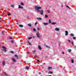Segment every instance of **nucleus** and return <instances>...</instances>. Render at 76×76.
Instances as JSON below:
<instances>
[{
    "mask_svg": "<svg viewBox=\"0 0 76 76\" xmlns=\"http://www.w3.org/2000/svg\"><path fill=\"white\" fill-rule=\"evenodd\" d=\"M34 7L35 8V9L36 10H37L38 12H41V11L39 10V9H41V7H37V6H35Z\"/></svg>",
    "mask_w": 76,
    "mask_h": 76,
    "instance_id": "1",
    "label": "nucleus"
},
{
    "mask_svg": "<svg viewBox=\"0 0 76 76\" xmlns=\"http://www.w3.org/2000/svg\"><path fill=\"white\" fill-rule=\"evenodd\" d=\"M37 37L38 38H40V34H39V31H38L37 32L36 34Z\"/></svg>",
    "mask_w": 76,
    "mask_h": 76,
    "instance_id": "2",
    "label": "nucleus"
},
{
    "mask_svg": "<svg viewBox=\"0 0 76 76\" xmlns=\"http://www.w3.org/2000/svg\"><path fill=\"white\" fill-rule=\"evenodd\" d=\"M65 36H67V35H68V31H65Z\"/></svg>",
    "mask_w": 76,
    "mask_h": 76,
    "instance_id": "3",
    "label": "nucleus"
},
{
    "mask_svg": "<svg viewBox=\"0 0 76 76\" xmlns=\"http://www.w3.org/2000/svg\"><path fill=\"white\" fill-rule=\"evenodd\" d=\"M55 30L56 31H58L60 30V29L58 28H55Z\"/></svg>",
    "mask_w": 76,
    "mask_h": 76,
    "instance_id": "4",
    "label": "nucleus"
},
{
    "mask_svg": "<svg viewBox=\"0 0 76 76\" xmlns=\"http://www.w3.org/2000/svg\"><path fill=\"white\" fill-rule=\"evenodd\" d=\"M6 64V62L5 61H3L2 62V65L3 66H4L5 65V64Z\"/></svg>",
    "mask_w": 76,
    "mask_h": 76,
    "instance_id": "5",
    "label": "nucleus"
},
{
    "mask_svg": "<svg viewBox=\"0 0 76 76\" xmlns=\"http://www.w3.org/2000/svg\"><path fill=\"white\" fill-rule=\"evenodd\" d=\"M43 25L45 26L48 25V23H43Z\"/></svg>",
    "mask_w": 76,
    "mask_h": 76,
    "instance_id": "6",
    "label": "nucleus"
},
{
    "mask_svg": "<svg viewBox=\"0 0 76 76\" xmlns=\"http://www.w3.org/2000/svg\"><path fill=\"white\" fill-rule=\"evenodd\" d=\"M23 6H21L20 5H18L19 9H23Z\"/></svg>",
    "mask_w": 76,
    "mask_h": 76,
    "instance_id": "7",
    "label": "nucleus"
},
{
    "mask_svg": "<svg viewBox=\"0 0 76 76\" xmlns=\"http://www.w3.org/2000/svg\"><path fill=\"white\" fill-rule=\"evenodd\" d=\"M36 19H37V20H42V18H37Z\"/></svg>",
    "mask_w": 76,
    "mask_h": 76,
    "instance_id": "8",
    "label": "nucleus"
},
{
    "mask_svg": "<svg viewBox=\"0 0 76 76\" xmlns=\"http://www.w3.org/2000/svg\"><path fill=\"white\" fill-rule=\"evenodd\" d=\"M12 61H13V62H14V63L16 61V60L15 59H14L13 58L12 59Z\"/></svg>",
    "mask_w": 76,
    "mask_h": 76,
    "instance_id": "9",
    "label": "nucleus"
},
{
    "mask_svg": "<svg viewBox=\"0 0 76 76\" xmlns=\"http://www.w3.org/2000/svg\"><path fill=\"white\" fill-rule=\"evenodd\" d=\"M40 14L41 15H42L43 14V11L42 10L41 11H40Z\"/></svg>",
    "mask_w": 76,
    "mask_h": 76,
    "instance_id": "10",
    "label": "nucleus"
},
{
    "mask_svg": "<svg viewBox=\"0 0 76 76\" xmlns=\"http://www.w3.org/2000/svg\"><path fill=\"white\" fill-rule=\"evenodd\" d=\"M26 69V70H29V68L28 66H26L25 67Z\"/></svg>",
    "mask_w": 76,
    "mask_h": 76,
    "instance_id": "11",
    "label": "nucleus"
},
{
    "mask_svg": "<svg viewBox=\"0 0 76 76\" xmlns=\"http://www.w3.org/2000/svg\"><path fill=\"white\" fill-rule=\"evenodd\" d=\"M51 69H52V67L51 66H49L48 68V70H51Z\"/></svg>",
    "mask_w": 76,
    "mask_h": 76,
    "instance_id": "12",
    "label": "nucleus"
},
{
    "mask_svg": "<svg viewBox=\"0 0 76 76\" xmlns=\"http://www.w3.org/2000/svg\"><path fill=\"white\" fill-rule=\"evenodd\" d=\"M57 23L56 22H53V23H51V24L52 25H55V24H56Z\"/></svg>",
    "mask_w": 76,
    "mask_h": 76,
    "instance_id": "13",
    "label": "nucleus"
},
{
    "mask_svg": "<svg viewBox=\"0 0 76 76\" xmlns=\"http://www.w3.org/2000/svg\"><path fill=\"white\" fill-rule=\"evenodd\" d=\"M45 47H46V48H50V46H49L47 45H45Z\"/></svg>",
    "mask_w": 76,
    "mask_h": 76,
    "instance_id": "14",
    "label": "nucleus"
},
{
    "mask_svg": "<svg viewBox=\"0 0 76 76\" xmlns=\"http://www.w3.org/2000/svg\"><path fill=\"white\" fill-rule=\"evenodd\" d=\"M38 48L39 49V50H41L42 49L41 47L39 45L38 46Z\"/></svg>",
    "mask_w": 76,
    "mask_h": 76,
    "instance_id": "15",
    "label": "nucleus"
},
{
    "mask_svg": "<svg viewBox=\"0 0 76 76\" xmlns=\"http://www.w3.org/2000/svg\"><path fill=\"white\" fill-rule=\"evenodd\" d=\"M15 5H11V7H13V8H15Z\"/></svg>",
    "mask_w": 76,
    "mask_h": 76,
    "instance_id": "16",
    "label": "nucleus"
},
{
    "mask_svg": "<svg viewBox=\"0 0 76 76\" xmlns=\"http://www.w3.org/2000/svg\"><path fill=\"white\" fill-rule=\"evenodd\" d=\"M19 27H20V28H23V25H20L19 26Z\"/></svg>",
    "mask_w": 76,
    "mask_h": 76,
    "instance_id": "17",
    "label": "nucleus"
},
{
    "mask_svg": "<svg viewBox=\"0 0 76 76\" xmlns=\"http://www.w3.org/2000/svg\"><path fill=\"white\" fill-rule=\"evenodd\" d=\"M33 31H34V32H35L36 31V29L34 28H33Z\"/></svg>",
    "mask_w": 76,
    "mask_h": 76,
    "instance_id": "18",
    "label": "nucleus"
},
{
    "mask_svg": "<svg viewBox=\"0 0 76 76\" xmlns=\"http://www.w3.org/2000/svg\"><path fill=\"white\" fill-rule=\"evenodd\" d=\"M53 73V72H51V71H50L49 72H48V74H52Z\"/></svg>",
    "mask_w": 76,
    "mask_h": 76,
    "instance_id": "19",
    "label": "nucleus"
},
{
    "mask_svg": "<svg viewBox=\"0 0 76 76\" xmlns=\"http://www.w3.org/2000/svg\"><path fill=\"white\" fill-rule=\"evenodd\" d=\"M20 5H21V6H24V4H23V3L21 2Z\"/></svg>",
    "mask_w": 76,
    "mask_h": 76,
    "instance_id": "20",
    "label": "nucleus"
},
{
    "mask_svg": "<svg viewBox=\"0 0 76 76\" xmlns=\"http://www.w3.org/2000/svg\"><path fill=\"white\" fill-rule=\"evenodd\" d=\"M38 24V23L37 22H36L34 24V26H37V24Z\"/></svg>",
    "mask_w": 76,
    "mask_h": 76,
    "instance_id": "21",
    "label": "nucleus"
},
{
    "mask_svg": "<svg viewBox=\"0 0 76 76\" xmlns=\"http://www.w3.org/2000/svg\"><path fill=\"white\" fill-rule=\"evenodd\" d=\"M70 36H71V37H73L74 36V34H70Z\"/></svg>",
    "mask_w": 76,
    "mask_h": 76,
    "instance_id": "22",
    "label": "nucleus"
},
{
    "mask_svg": "<svg viewBox=\"0 0 76 76\" xmlns=\"http://www.w3.org/2000/svg\"><path fill=\"white\" fill-rule=\"evenodd\" d=\"M48 15H45V18H48Z\"/></svg>",
    "mask_w": 76,
    "mask_h": 76,
    "instance_id": "23",
    "label": "nucleus"
},
{
    "mask_svg": "<svg viewBox=\"0 0 76 76\" xmlns=\"http://www.w3.org/2000/svg\"><path fill=\"white\" fill-rule=\"evenodd\" d=\"M71 51H72V50L70 49H69L68 50V51L69 53H70V52H71Z\"/></svg>",
    "mask_w": 76,
    "mask_h": 76,
    "instance_id": "24",
    "label": "nucleus"
},
{
    "mask_svg": "<svg viewBox=\"0 0 76 76\" xmlns=\"http://www.w3.org/2000/svg\"><path fill=\"white\" fill-rule=\"evenodd\" d=\"M28 25L29 27H31V24H28Z\"/></svg>",
    "mask_w": 76,
    "mask_h": 76,
    "instance_id": "25",
    "label": "nucleus"
},
{
    "mask_svg": "<svg viewBox=\"0 0 76 76\" xmlns=\"http://www.w3.org/2000/svg\"><path fill=\"white\" fill-rule=\"evenodd\" d=\"M49 23H51V21L50 19H49Z\"/></svg>",
    "mask_w": 76,
    "mask_h": 76,
    "instance_id": "26",
    "label": "nucleus"
},
{
    "mask_svg": "<svg viewBox=\"0 0 76 76\" xmlns=\"http://www.w3.org/2000/svg\"><path fill=\"white\" fill-rule=\"evenodd\" d=\"M14 57H16L18 58V55H15L14 56Z\"/></svg>",
    "mask_w": 76,
    "mask_h": 76,
    "instance_id": "27",
    "label": "nucleus"
},
{
    "mask_svg": "<svg viewBox=\"0 0 76 76\" xmlns=\"http://www.w3.org/2000/svg\"><path fill=\"white\" fill-rule=\"evenodd\" d=\"M4 51V53H6V52L7 51V50L6 49H4L3 50V51Z\"/></svg>",
    "mask_w": 76,
    "mask_h": 76,
    "instance_id": "28",
    "label": "nucleus"
},
{
    "mask_svg": "<svg viewBox=\"0 0 76 76\" xmlns=\"http://www.w3.org/2000/svg\"><path fill=\"white\" fill-rule=\"evenodd\" d=\"M11 43H12L13 44V43H14V41H13V40H11Z\"/></svg>",
    "mask_w": 76,
    "mask_h": 76,
    "instance_id": "29",
    "label": "nucleus"
},
{
    "mask_svg": "<svg viewBox=\"0 0 76 76\" xmlns=\"http://www.w3.org/2000/svg\"><path fill=\"white\" fill-rule=\"evenodd\" d=\"M71 62H72V63H74V61L73 60H71Z\"/></svg>",
    "mask_w": 76,
    "mask_h": 76,
    "instance_id": "30",
    "label": "nucleus"
},
{
    "mask_svg": "<svg viewBox=\"0 0 76 76\" xmlns=\"http://www.w3.org/2000/svg\"><path fill=\"white\" fill-rule=\"evenodd\" d=\"M8 16H10V15H11V14L10 13H8L7 14Z\"/></svg>",
    "mask_w": 76,
    "mask_h": 76,
    "instance_id": "31",
    "label": "nucleus"
},
{
    "mask_svg": "<svg viewBox=\"0 0 76 76\" xmlns=\"http://www.w3.org/2000/svg\"><path fill=\"white\" fill-rule=\"evenodd\" d=\"M27 42L28 43V44H29V45H31V43H30V42H29L28 41Z\"/></svg>",
    "mask_w": 76,
    "mask_h": 76,
    "instance_id": "32",
    "label": "nucleus"
},
{
    "mask_svg": "<svg viewBox=\"0 0 76 76\" xmlns=\"http://www.w3.org/2000/svg\"><path fill=\"white\" fill-rule=\"evenodd\" d=\"M2 48H4V49H6V48L4 46H3L2 47Z\"/></svg>",
    "mask_w": 76,
    "mask_h": 76,
    "instance_id": "33",
    "label": "nucleus"
},
{
    "mask_svg": "<svg viewBox=\"0 0 76 76\" xmlns=\"http://www.w3.org/2000/svg\"><path fill=\"white\" fill-rule=\"evenodd\" d=\"M2 34L3 35H5V34H4L3 31H2Z\"/></svg>",
    "mask_w": 76,
    "mask_h": 76,
    "instance_id": "34",
    "label": "nucleus"
},
{
    "mask_svg": "<svg viewBox=\"0 0 76 76\" xmlns=\"http://www.w3.org/2000/svg\"><path fill=\"white\" fill-rule=\"evenodd\" d=\"M31 38H32V37H29L28 38V39H31Z\"/></svg>",
    "mask_w": 76,
    "mask_h": 76,
    "instance_id": "35",
    "label": "nucleus"
},
{
    "mask_svg": "<svg viewBox=\"0 0 76 76\" xmlns=\"http://www.w3.org/2000/svg\"><path fill=\"white\" fill-rule=\"evenodd\" d=\"M76 37H73V39H76Z\"/></svg>",
    "mask_w": 76,
    "mask_h": 76,
    "instance_id": "36",
    "label": "nucleus"
},
{
    "mask_svg": "<svg viewBox=\"0 0 76 76\" xmlns=\"http://www.w3.org/2000/svg\"><path fill=\"white\" fill-rule=\"evenodd\" d=\"M66 7H67L68 8L70 9V7H69L68 6L66 5Z\"/></svg>",
    "mask_w": 76,
    "mask_h": 76,
    "instance_id": "37",
    "label": "nucleus"
},
{
    "mask_svg": "<svg viewBox=\"0 0 76 76\" xmlns=\"http://www.w3.org/2000/svg\"><path fill=\"white\" fill-rule=\"evenodd\" d=\"M11 53H12V54H14V52L12 51L11 52Z\"/></svg>",
    "mask_w": 76,
    "mask_h": 76,
    "instance_id": "38",
    "label": "nucleus"
},
{
    "mask_svg": "<svg viewBox=\"0 0 76 76\" xmlns=\"http://www.w3.org/2000/svg\"><path fill=\"white\" fill-rule=\"evenodd\" d=\"M4 73L5 75H7V74H6V73L4 72Z\"/></svg>",
    "mask_w": 76,
    "mask_h": 76,
    "instance_id": "39",
    "label": "nucleus"
},
{
    "mask_svg": "<svg viewBox=\"0 0 76 76\" xmlns=\"http://www.w3.org/2000/svg\"><path fill=\"white\" fill-rule=\"evenodd\" d=\"M71 44H72L73 45H74V44H73V42H72Z\"/></svg>",
    "mask_w": 76,
    "mask_h": 76,
    "instance_id": "40",
    "label": "nucleus"
},
{
    "mask_svg": "<svg viewBox=\"0 0 76 76\" xmlns=\"http://www.w3.org/2000/svg\"><path fill=\"white\" fill-rule=\"evenodd\" d=\"M37 30H38V31H39V28H37Z\"/></svg>",
    "mask_w": 76,
    "mask_h": 76,
    "instance_id": "41",
    "label": "nucleus"
},
{
    "mask_svg": "<svg viewBox=\"0 0 76 76\" xmlns=\"http://www.w3.org/2000/svg\"><path fill=\"white\" fill-rule=\"evenodd\" d=\"M35 52H36V51L35 50H34L33 51V53H35Z\"/></svg>",
    "mask_w": 76,
    "mask_h": 76,
    "instance_id": "42",
    "label": "nucleus"
},
{
    "mask_svg": "<svg viewBox=\"0 0 76 76\" xmlns=\"http://www.w3.org/2000/svg\"><path fill=\"white\" fill-rule=\"evenodd\" d=\"M47 12H48V13H50V11H49L48 10Z\"/></svg>",
    "mask_w": 76,
    "mask_h": 76,
    "instance_id": "43",
    "label": "nucleus"
},
{
    "mask_svg": "<svg viewBox=\"0 0 76 76\" xmlns=\"http://www.w3.org/2000/svg\"><path fill=\"white\" fill-rule=\"evenodd\" d=\"M68 41L69 42H70V40H68Z\"/></svg>",
    "mask_w": 76,
    "mask_h": 76,
    "instance_id": "44",
    "label": "nucleus"
},
{
    "mask_svg": "<svg viewBox=\"0 0 76 76\" xmlns=\"http://www.w3.org/2000/svg\"><path fill=\"white\" fill-rule=\"evenodd\" d=\"M37 62H38V63H39V60H37Z\"/></svg>",
    "mask_w": 76,
    "mask_h": 76,
    "instance_id": "45",
    "label": "nucleus"
},
{
    "mask_svg": "<svg viewBox=\"0 0 76 76\" xmlns=\"http://www.w3.org/2000/svg\"><path fill=\"white\" fill-rule=\"evenodd\" d=\"M10 39H12V37H9Z\"/></svg>",
    "mask_w": 76,
    "mask_h": 76,
    "instance_id": "46",
    "label": "nucleus"
},
{
    "mask_svg": "<svg viewBox=\"0 0 76 76\" xmlns=\"http://www.w3.org/2000/svg\"><path fill=\"white\" fill-rule=\"evenodd\" d=\"M62 54H64V52H62Z\"/></svg>",
    "mask_w": 76,
    "mask_h": 76,
    "instance_id": "47",
    "label": "nucleus"
},
{
    "mask_svg": "<svg viewBox=\"0 0 76 76\" xmlns=\"http://www.w3.org/2000/svg\"><path fill=\"white\" fill-rule=\"evenodd\" d=\"M34 56L35 57H37V55H35Z\"/></svg>",
    "mask_w": 76,
    "mask_h": 76,
    "instance_id": "48",
    "label": "nucleus"
},
{
    "mask_svg": "<svg viewBox=\"0 0 76 76\" xmlns=\"http://www.w3.org/2000/svg\"><path fill=\"white\" fill-rule=\"evenodd\" d=\"M39 75H40L41 74V72H39Z\"/></svg>",
    "mask_w": 76,
    "mask_h": 76,
    "instance_id": "49",
    "label": "nucleus"
},
{
    "mask_svg": "<svg viewBox=\"0 0 76 76\" xmlns=\"http://www.w3.org/2000/svg\"><path fill=\"white\" fill-rule=\"evenodd\" d=\"M61 6L62 7H63V5H61Z\"/></svg>",
    "mask_w": 76,
    "mask_h": 76,
    "instance_id": "50",
    "label": "nucleus"
},
{
    "mask_svg": "<svg viewBox=\"0 0 76 76\" xmlns=\"http://www.w3.org/2000/svg\"><path fill=\"white\" fill-rule=\"evenodd\" d=\"M74 48H76V46H74Z\"/></svg>",
    "mask_w": 76,
    "mask_h": 76,
    "instance_id": "51",
    "label": "nucleus"
},
{
    "mask_svg": "<svg viewBox=\"0 0 76 76\" xmlns=\"http://www.w3.org/2000/svg\"><path fill=\"white\" fill-rule=\"evenodd\" d=\"M50 7H51V6H50Z\"/></svg>",
    "mask_w": 76,
    "mask_h": 76,
    "instance_id": "52",
    "label": "nucleus"
},
{
    "mask_svg": "<svg viewBox=\"0 0 76 76\" xmlns=\"http://www.w3.org/2000/svg\"><path fill=\"white\" fill-rule=\"evenodd\" d=\"M29 52H28V54H29Z\"/></svg>",
    "mask_w": 76,
    "mask_h": 76,
    "instance_id": "53",
    "label": "nucleus"
},
{
    "mask_svg": "<svg viewBox=\"0 0 76 76\" xmlns=\"http://www.w3.org/2000/svg\"><path fill=\"white\" fill-rule=\"evenodd\" d=\"M44 68V67H42V68Z\"/></svg>",
    "mask_w": 76,
    "mask_h": 76,
    "instance_id": "54",
    "label": "nucleus"
},
{
    "mask_svg": "<svg viewBox=\"0 0 76 76\" xmlns=\"http://www.w3.org/2000/svg\"><path fill=\"white\" fill-rule=\"evenodd\" d=\"M0 19H1V18L0 17Z\"/></svg>",
    "mask_w": 76,
    "mask_h": 76,
    "instance_id": "55",
    "label": "nucleus"
},
{
    "mask_svg": "<svg viewBox=\"0 0 76 76\" xmlns=\"http://www.w3.org/2000/svg\"><path fill=\"white\" fill-rule=\"evenodd\" d=\"M48 76H52L51 75H49Z\"/></svg>",
    "mask_w": 76,
    "mask_h": 76,
    "instance_id": "56",
    "label": "nucleus"
},
{
    "mask_svg": "<svg viewBox=\"0 0 76 76\" xmlns=\"http://www.w3.org/2000/svg\"><path fill=\"white\" fill-rule=\"evenodd\" d=\"M28 19H29V18L28 17H27Z\"/></svg>",
    "mask_w": 76,
    "mask_h": 76,
    "instance_id": "57",
    "label": "nucleus"
},
{
    "mask_svg": "<svg viewBox=\"0 0 76 76\" xmlns=\"http://www.w3.org/2000/svg\"><path fill=\"white\" fill-rule=\"evenodd\" d=\"M53 10H54V9H53Z\"/></svg>",
    "mask_w": 76,
    "mask_h": 76,
    "instance_id": "58",
    "label": "nucleus"
}]
</instances>
